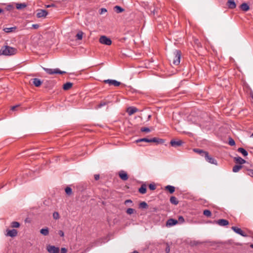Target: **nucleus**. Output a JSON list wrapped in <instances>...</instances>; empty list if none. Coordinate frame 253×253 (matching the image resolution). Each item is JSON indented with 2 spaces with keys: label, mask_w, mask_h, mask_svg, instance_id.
<instances>
[{
  "label": "nucleus",
  "mask_w": 253,
  "mask_h": 253,
  "mask_svg": "<svg viewBox=\"0 0 253 253\" xmlns=\"http://www.w3.org/2000/svg\"><path fill=\"white\" fill-rule=\"evenodd\" d=\"M130 20H129V26L131 28L129 30L131 32H136L139 29V20L137 18H136L135 14L132 12L129 14Z\"/></svg>",
  "instance_id": "nucleus-1"
},
{
  "label": "nucleus",
  "mask_w": 253,
  "mask_h": 253,
  "mask_svg": "<svg viewBox=\"0 0 253 253\" xmlns=\"http://www.w3.org/2000/svg\"><path fill=\"white\" fill-rule=\"evenodd\" d=\"M17 52V49L16 48L8 45H4L0 49V55L12 56Z\"/></svg>",
  "instance_id": "nucleus-2"
},
{
  "label": "nucleus",
  "mask_w": 253,
  "mask_h": 253,
  "mask_svg": "<svg viewBox=\"0 0 253 253\" xmlns=\"http://www.w3.org/2000/svg\"><path fill=\"white\" fill-rule=\"evenodd\" d=\"M43 69L46 72V73L49 75H53V74H64L66 73V72L61 71L58 68L50 69V68H43Z\"/></svg>",
  "instance_id": "nucleus-3"
},
{
  "label": "nucleus",
  "mask_w": 253,
  "mask_h": 253,
  "mask_svg": "<svg viewBox=\"0 0 253 253\" xmlns=\"http://www.w3.org/2000/svg\"><path fill=\"white\" fill-rule=\"evenodd\" d=\"M174 57L173 59L172 63L174 65H178L180 63L181 55V51L179 50H175L174 52Z\"/></svg>",
  "instance_id": "nucleus-4"
},
{
  "label": "nucleus",
  "mask_w": 253,
  "mask_h": 253,
  "mask_svg": "<svg viewBox=\"0 0 253 253\" xmlns=\"http://www.w3.org/2000/svg\"><path fill=\"white\" fill-rule=\"evenodd\" d=\"M99 42L103 44L110 45L112 44L111 39L105 36H102L99 38Z\"/></svg>",
  "instance_id": "nucleus-5"
},
{
  "label": "nucleus",
  "mask_w": 253,
  "mask_h": 253,
  "mask_svg": "<svg viewBox=\"0 0 253 253\" xmlns=\"http://www.w3.org/2000/svg\"><path fill=\"white\" fill-rule=\"evenodd\" d=\"M36 12V16L38 18H45L48 14L47 10L42 9H38Z\"/></svg>",
  "instance_id": "nucleus-6"
},
{
  "label": "nucleus",
  "mask_w": 253,
  "mask_h": 253,
  "mask_svg": "<svg viewBox=\"0 0 253 253\" xmlns=\"http://www.w3.org/2000/svg\"><path fill=\"white\" fill-rule=\"evenodd\" d=\"M184 143L181 140H176L172 139L170 141V144L173 147H177L181 146Z\"/></svg>",
  "instance_id": "nucleus-7"
},
{
  "label": "nucleus",
  "mask_w": 253,
  "mask_h": 253,
  "mask_svg": "<svg viewBox=\"0 0 253 253\" xmlns=\"http://www.w3.org/2000/svg\"><path fill=\"white\" fill-rule=\"evenodd\" d=\"M204 158H205L206 161H207L208 162L211 164H214L215 165H217V161L215 159H214L212 157L209 155L208 152L206 153Z\"/></svg>",
  "instance_id": "nucleus-8"
},
{
  "label": "nucleus",
  "mask_w": 253,
  "mask_h": 253,
  "mask_svg": "<svg viewBox=\"0 0 253 253\" xmlns=\"http://www.w3.org/2000/svg\"><path fill=\"white\" fill-rule=\"evenodd\" d=\"M46 250L49 253H59V248L52 245H48Z\"/></svg>",
  "instance_id": "nucleus-9"
},
{
  "label": "nucleus",
  "mask_w": 253,
  "mask_h": 253,
  "mask_svg": "<svg viewBox=\"0 0 253 253\" xmlns=\"http://www.w3.org/2000/svg\"><path fill=\"white\" fill-rule=\"evenodd\" d=\"M214 223L221 226H225L229 224V221L224 219H220L218 220H215L214 221Z\"/></svg>",
  "instance_id": "nucleus-10"
},
{
  "label": "nucleus",
  "mask_w": 253,
  "mask_h": 253,
  "mask_svg": "<svg viewBox=\"0 0 253 253\" xmlns=\"http://www.w3.org/2000/svg\"><path fill=\"white\" fill-rule=\"evenodd\" d=\"M231 229L236 233L243 236V237H247V235L243 231L241 228H239L236 226H232L231 227Z\"/></svg>",
  "instance_id": "nucleus-11"
},
{
  "label": "nucleus",
  "mask_w": 253,
  "mask_h": 253,
  "mask_svg": "<svg viewBox=\"0 0 253 253\" xmlns=\"http://www.w3.org/2000/svg\"><path fill=\"white\" fill-rule=\"evenodd\" d=\"M104 82L106 84H108L109 85H114L115 86H118L121 84L120 82L114 80H104Z\"/></svg>",
  "instance_id": "nucleus-12"
},
{
  "label": "nucleus",
  "mask_w": 253,
  "mask_h": 253,
  "mask_svg": "<svg viewBox=\"0 0 253 253\" xmlns=\"http://www.w3.org/2000/svg\"><path fill=\"white\" fill-rule=\"evenodd\" d=\"M18 232L16 229L7 230L6 235L11 237H14L17 235Z\"/></svg>",
  "instance_id": "nucleus-13"
},
{
  "label": "nucleus",
  "mask_w": 253,
  "mask_h": 253,
  "mask_svg": "<svg viewBox=\"0 0 253 253\" xmlns=\"http://www.w3.org/2000/svg\"><path fill=\"white\" fill-rule=\"evenodd\" d=\"M178 221L176 219L170 218L168 219L166 222L167 226H172L177 224Z\"/></svg>",
  "instance_id": "nucleus-14"
},
{
  "label": "nucleus",
  "mask_w": 253,
  "mask_h": 253,
  "mask_svg": "<svg viewBox=\"0 0 253 253\" xmlns=\"http://www.w3.org/2000/svg\"><path fill=\"white\" fill-rule=\"evenodd\" d=\"M127 114L129 115H131L134 114L135 113L138 112V109L135 107L131 106V107H127Z\"/></svg>",
  "instance_id": "nucleus-15"
},
{
  "label": "nucleus",
  "mask_w": 253,
  "mask_h": 253,
  "mask_svg": "<svg viewBox=\"0 0 253 253\" xmlns=\"http://www.w3.org/2000/svg\"><path fill=\"white\" fill-rule=\"evenodd\" d=\"M150 142H155L157 144H163L165 142V140L157 137H154L153 138H150Z\"/></svg>",
  "instance_id": "nucleus-16"
},
{
  "label": "nucleus",
  "mask_w": 253,
  "mask_h": 253,
  "mask_svg": "<svg viewBox=\"0 0 253 253\" xmlns=\"http://www.w3.org/2000/svg\"><path fill=\"white\" fill-rule=\"evenodd\" d=\"M226 4L230 9H234L236 7V4L234 0H228Z\"/></svg>",
  "instance_id": "nucleus-17"
},
{
  "label": "nucleus",
  "mask_w": 253,
  "mask_h": 253,
  "mask_svg": "<svg viewBox=\"0 0 253 253\" xmlns=\"http://www.w3.org/2000/svg\"><path fill=\"white\" fill-rule=\"evenodd\" d=\"M147 185L146 184L143 183L141 185V187L138 189V192L142 194H144L146 193Z\"/></svg>",
  "instance_id": "nucleus-18"
},
{
  "label": "nucleus",
  "mask_w": 253,
  "mask_h": 253,
  "mask_svg": "<svg viewBox=\"0 0 253 253\" xmlns=\"http://www.w3.org/2000/svg\"><path fill=\"white\" fill-rule=\"evenodd\" d=\"M31 81H32V83L36 87L40 86L42 84V82L38 78L33 79L31 80Z\"/></svg>",
  "instance_id": "nucleus-19"
},
{
  "label": "nucleus",
  "mask_w": 253,
  "mask_h": 253,
  "mask_svg": "<svg viewBox=\"0 0 253 253\" xmlns=\"http://www.w3.org/2000/svg\"><path fill=\"white\" fill-rule=\"evenodd\" d=\"M234 161L237 163V164H240V165H242V164H245L246 161V160H245L244 159H242L241 157H235L234 158Z\"/></svg>",
  "instance_id": "nucleus-20"
},
{
  "label": "nucleus",
  "mask_w": 253,
  "mask_h": 253,
  "mask_svg": "<svg viewBox=\"0 0 253 253\" xmlns=\"http://www.w3.org/2000/svg\"><path fill=\"white\" fill-rule=\"evenodd\" d=\"M15 6L17 9L21 10L26 7L27 5L25 3H16Z\"/></svg>",
  "instance_id": "nucleus-21"
},
{
  "label": "nucleus",
  "mask_w": 253,
  "mask_h": 253,
  "mask_svg": "<svg viewBox=\"0 0 253 253\" xmlns=\"http://www.w3.org/2000/svg\"><path fill=\"white\" fill-rule=\"evenodd\" d=\"M193 151H194V152L200 154L201 156H202L203 157H205L206 153L208 152L207 151H205L202 149H197V148L194 149Z\"/></svg>",
  "instance_id": "nucleus-22"
},
{
  "label": "nucleus",
  "mask_w": 253,
  "mask_h": 253,
  "mask_svg": "<svg viewBox=\"0 0 253 253\" xmlns=\"http://www.w3.org/2000/svg\"><path fill=\"white\" fill-rule=\"evenodd\" d=\"M240 8L244 11H247L250 9L249 5L247 3H243L240 6Z\"/></svg>",
  "instance_id": "nucleus-23"
},
{
  "label": "nucleus",
  "mask_w": 253,
  "mask_h": 253,
  "mask_svg": "<svg viewBox=\"0 0 253 253\" xmlns=\"http://www.w3.org/2000/svg\"><path fill=\"white\" fill-rule=\"evenodd\" d=\"M165 190L168 191L170 194H172L175 191V187L171 185H167L165 187Z\"/></svg>",
  "instance_id": "nucleus-24"
},
{
  "label": "nucleus",
  "mask_w": 253,
  "mask_h": 253,
  "mask_svg": "<svg viewBox=\"0 0 253 253\" xmlns=\"http://www.w3.org/2000/svg\"><path fill=\"white\" fill-rule=\"evenodd\" d=\"M73 86V84L70 82H67L64 84L63 88L65 90H67L70 89Z\"/></svg>",
  "instance_id": "nucleus-25"
},
{
  "label": "nucleus",
  "mask_w": 253,
  "mask_h": 253,
  "mask_svg": "<svg viewBox=\"0 0 253 253\" xmlns=\"http://www.w3.org/2000/svg\"><path fill=\"white\" fill-rule=\"evenodd\" d=\"M169 201H170V202L171 204L174 205H178V204L179 203V201L177 200V199L174 196H171L170 198Z\"/></svg>",
  "instance_id": "nucleus-26"
},
{
  "label": "nucleus",
  "mask_w": 253,
  "mask_h": 253,
  "mask_svg": "<svg viewBox=\"0 0 253 253\" xmlns=\"http://www.w3.org/2000/svg\"><path fill=\"white\" fill-rule=\"evenodd\" d=\"M17 29V27L16 26L10 27V28H5L3 29V31L5 33H11L14 32L15 30Z\"/></svg>",
  "instance_id": "nucleus-27"
},
{
  "label": "nucleus",
  "mask_w": 253,
  "mask_h": 253,
  "mask_svg": "<svg viewBox=\"0 0 253 253\" xmlns=\"http://www.w3.org/2000/svg\"><path fill=\"white\" fill-rule=\"evenodd\" d=\"M238 152L242 153L244 156H247L248 155V152L243 148H239L237 150Z\"/></svg>",
  "instance_id": "nucleus-28"
},
{
  "label": "nucleus",
  "mask_w": 253,
  "mask_h": 253,
  "mask_svg": "<svg viewBox=\"0 0 253 253\" xmlns=\"http://www.w3.org/2000/svg\"><path fill=\"white\" fill-rule=\"evenodd\" d=\"M148 208V204L145 202H142L139 204V208L146 209Z\"/></svg>",
  "instance_id": "nucleus-29"
},
{
  "label": "nucleus",
  "mask_w": 253,
  "mask_h": 253,
  "mask_svg": "<svg viewBox=\"0 0 253 253\" xmlns=\"http://www.w3.org/2000/svg\"><path fill=\"white\" fill-rule=\"evenodd\" d=\"M243 166L241 165H235L233 167L232 170L234 172H238L242 168Z\"/></svg>",
  "instance_id": "nucleus-30"
},
{
  "label": "nucleus",
  "mask_w": 253,
  "mask_h": 253,
  "mask_svg": "<svg viewBox=\"0 0 253 253\" xmlns=\"http://www.w3.org/2000/svg\"><path fill=\"white\" fill-rule=\"evenodd\" d=\"M40 233L44 236H47L49 234L48 228H42L41 229Z\"/></svg>",
  "instance_id": "nucleus-31"
},
{
  "label": "nucleus",
  "mask_w": 253,
  "mask_h": 253,
  "mask_svg": "<svg viewBox=\"0 0 253 253\" xmlns=\"http://www.w3.org/2000/svg\"><path fill=\"white\" fill-rule=\"evenodd\" d=\"M114 9L117 13H121L124 11V9L118 5L115 6L114 8Z\"/></svg>",
  "instance_id": "nucleus-32"
},
{
  "label": "nucleus",
  "mask_w": 253,
  "mask_h": 253,
  "mask_svg": "<svg viewBox=\"0 0 253 253\" xmlns=\"http://www.w3.org/2000/svg\"><path fill=\"white\" fill-rule=\"evenodd\" d=\"M150 142V138H143L137 139L135 141V142Z\"/></svg>",
  "instance_id": "nucleus-33"
},
{
  "label": "nucleus",
  "mask_w": 253,
  "mask_h": 253,
  "mask_svg": "<svg viewBox=\"0 0 253 253\" xmlns=\"http://www.w3.org/2000/svg\"><path fill=\"white\" fill-rule=\"evenodd\" d=\"M119 176L122 179L124 180H126V172L124 171L120 172L119 173Z\"/></svg>",
  "instance_id": "nucleus-34"
},
{
  "label": "nucleus",
  "mask_w": 253,
  "mask_h": 253,
  "mask_svg": "<svg viewBox=\"0 0 253 253\" xmlns=\"http://www.w3.org/2000/svg\"><path fill=\"white\" fill-rule=\"evenodd\" d=\"M84 33L82 31H79L77 34L76 37L77 40H81L83 39V36Z\"/></svg>",
  "instance_id": "nucleus-35"
},
{
  "label": "nucleus",
  "mask_w": 253,
  "mask_h": 253,
  "mask_svg": "<svg viewBox=\"0 0 253 253\" xmlns=\"http://www.w3.org/2000/svg\"><path fill=\"white\" fill-rule=\"evenodd\" d=\"M20 225V223L17 221H13L11 223V226L12 228H18L19 227Z\"/></svg>",
  "instance_id": "nucleus-36"
},
{
  "label": "nucleus",
  "mask_w": 253,
  "mask_h": 253,
  "mask_svg": "<svg viewBox=\"0 0 253 253\" xmlns=\"http://www.w3.org/2000/svg\"><path fill=\"white\" fill-rule=\"evenodd\" d=\"M14 9V5L12 4H9L6 5L5 9L7 11H12Z\"/></svg>",
  "instance_id": "nucleus-37"
},
{
  "label": "nucleus",
  "mask_w": 253,
  "mask_h": 253,
  "mask_svg": "<svg viewBox=\"0 0 253 253\" xmlns=\"http://www.w3.org/2000/svg\"><path fill=\"white\" fill-rule=\"evenodd\" d=\"M203 214L204 215L207 217H211V211L209 210H205L203 211Z\"/></svg>",
  "instance_id": "nucleus-38"
},
{
  "label": "nucleus",
  "mask_w": 253,
  "mask_h": 253,
  "mask_svg": "<svg viewBox=\"0 0 253 253\" xmlns=\"http://www.w3.org/2000/svg\"><path fill=\"white\" fill-rule=\"evenodd\" d=\"M65 192L68 195H71L72 194V190L69 187H67L65 188Z\"/></svg>",
  "instance_id": "nucleus-39"
},
{
  "label": "nucleus",
  "mask_w": 253,
  "mask_h": 253,
  "mask_svg": "<svg viewBox=\"0 0 253 253\" xmlns=\"http://www.w3.org/2000/svg\"><path fill=\"white\" fill-rule=\"evenodd\" d=\"M107 104V102L105 101H101L96 107V109L101 108L102 107L105 106Z\"/></svg>",
  "instance_id": "nucleus-40"
},
{
  "label": "nucleus",
  "mask_w": 253,
  "mask_h": 253,
  "mask_svg": "<svg viewBox=\"0 0 253 253\" xmlns=\"http://www.w3.org/2000/svg\"><path fill=\"white\" fill-rule=\"evenodd\" d=\"M133 213H136V211L132 208H127V214H131Z\"/></svg>",
  "instance_id": "nucleus-41"
},
{
  "label": "nucleus",
  "mask_w": 253,
  "mask_h": 253,
  "mask_svg": "<svg viewBox=\"0 0 253 253\" xmlns=\"http://www.w3.org/2000/svg\"><path fill=\"white\" fill-rule=\"evenodd\" d=\"M229 145L230 146H234L235 145V142L232 138H229V142H228Z\"/></svg>",
  "instance_id": "nucleus-42"
},
{
  "label": "nucleus",
  "mask_w": 253,
  "mask_h": 253,
  "mask_svg": "<svg viewBox=\"0 0 253 253\" xmlns=\"http://www.w3.org/2000/svg\"><path fill=\"white\" fill-rule=\"evenodd\" d=\"M149 188L151 190H155L156 188V185L154 183H151L149 185Z\"/></svg>",
  "instance_id": "nucleus-43"
},
{
  "label": "nucleus",
  "mask_w": 253,
  "mask_h": 253,
  "mask_svg": "<svg viewBox=\"0 0 253 253\" xmlns=\"http://www.w3.org/2000/svg\"><path fill=\"white\" fill-rule=\"evenodd\" d=\"M140 130L142 132H149L150 131V128L146 127H141Z\"/></svg>",
  "instance_id": "nucleus-44"
},
{
  "label": "nucleus",
  "mask_w": 253,
  "mask_h": 253,
  "mask_svg": "<svg viewBox=\"0 0 253 253\" xmlns=\"http://www.w3.org/2000/svg\"><path fill=\"white\" fill-rule=\"evenodd\" d=\"M178 222L182 223L184 222V218L182 216H179L178 218Z\"/></svg>",
  "instance_id": "nucleus-45"
},
{
  "label": "nucleus",
  "mask_w": 253,
  "mask_h": 253,
  "mask_svg": "<svg viewBox=\"0 0 253 253\" xmlns=\"http://www.w3.org/2000/svg\"><path fill=\"white\" fill-rule=\"evenodd\" d=\"M53 218L55 219H57L59 218V213L57 212H54L53 214Z\"/></svg>",
  "instance_id": "nucleus-46"
},
{
  "label": "nucleus",
  "mask_w": 253,
  "mask_h": 253,
  "mask_svg": "<svg viewBox=\"0 0 253 253\" xmlns=\"http://www.w3.org/2000/svg\"><path fill=\"white\" fill-rule=\"evenodd\" d=\"M247 174L253 177V169H248Z\"/></svg>",
  "instance_id": "nucleus-47"
},
{
  "label": "nucleus",
  "mask_w": 253,
  "mask_h": 253,
  "mask_svg": "<svg viewBox=\"0 0 253 253\" xmlns=\"http://www.w3.org/2000/svg\"><path fill=\"white\" fill-rule=\"evenodd\" d=\"M32 26L34 29H37L39 28L40 25L38 24H33Z\"/></svg>",
  "instance_id": "nucleus-48"
},
{
  "label": "nucleus",
  "mask_w": 253,
  "mask_h": 253,
  "mask_svg": "<svg viewBox=\"0 0 253 253\" xmlns=\"http://www.w3.org/2000/svg\"><path fill=\"white\" fill-rule=\"evenodd\" d=\"M67 250L65 248H62L61 249V253H67Z\"/></svg>",
  "instance_id": "nucleus-49"
},
{
  "label": "nucleus",
  "mask_w": 253,
  "mask_h": 253,
  "mask_svg": "<svg viewBox=\"0 0 253 253\" xmlns=\"http://www.w3.org/2000/svg\"><path fill=\"white\" fill-rule=\"evenodd\" d=\"M58 234L61 237H64V232L62 230H59Z\"/></svg>",
  "instance_id": "nucleus-50"
},
{
  "label": "nucleus",
  "mask_w": 253,
  "mask_h": 253,
  "mask_svg": "<svg viewBox=\"0 0 253 253\" xmlns=\"http://www.w3.org/2000/svg\"><path fill=\"white\" fill-rule=\"evenodd\" d=\"M94 176L95 180H98L100 177L99 174H95Z\"/></svg>",
  "instance_id": "nucleus-51"
},
{
  "label": "nucleus",
  "mask_w": 253,
  "mask_h": 253,
  "mask_svg": "<svg viewBox=\"0 0 253 253\" xmlns=\"http://www.w3.org/2000/svg\"><path fill=\"white\" fill-rule=\"evenodd\" d=\"M170 251V248L169 247L168 245L166 248V252L167 253H169Z\"/></svg>",
  "instance_id": "nucleus-52"
},
{
  "label": "nucleus",
  "mask_w": 253,
  "mask_h": 253,
  "mask_svg": "<svg viewBox=\"0 0 253 253\" xmlns=\"http://www.w3.org/2000/svg\"><path fill=\"white\" fill-rule=\"evenodd\" d=\"M101 14H102V13H104V12H107V10H106L105 8H102L101 9Z\"/></svg>",
  "instance_id": "nucleus-53"
},
{
  "label": "nucleus",
  "mask_w": 253,
  "mask_h": 253,
  "mask_svg": "<svg viewBox=\"0 0 253 253\" xmlns=\"http://www.w3.org/2000/svg\"><path fill=\"white\" fill-rule=\"evenodd\" d=\"M55 5L54 4H51V5H46V7L48 8V7H55Z\"/></svg>",
  "instance_id": "nucleus-54"
},
{
  "label": "nucleus",
  "mask_w": 253,
  "mask_h": 253,
  "mask_svg": "<svg viewBox=\"0 0 253 253\" xmlns=\"http://www.w3.org/2000/svg\"><path fill=\"white\" fill-rule=\"evenodd\" d=\"M18 106H14L11 107V110L14 111Z\"/></svg>",
  "instance_id": "nucleus-55"
},
{
  "label": "nucleus",
  "mask_w": 253,
  "mask_h": 253,
  "mask_svg": "<svg viewBox=\"0 0 253 253\" xmlns=\"http://www.w3.org/2000/svg\"><path fill=\"white\" fill-rule=\"evenodd\" d=\"M132 202L131 200L127 199V203H132Z\"/></svg>",
  "instance_id": "nucleus-56"
},
{
  "label": "nucleus",
  "mask_w": 253,
  "mask_h": 253,
  "mask_svg": "<svg viewBox=\"0 0 253 253\" xmlns=\"http://www.w3.org/2000/svg\"><path fill=\"white\" fill-rule=\"evenodd\" d=\"M139 253L138 251H134L132 253Z\"/></svg>",
  "instance_id": "nucleus-57"
},
{
  "label": "nucleus",
  "mask_w": 253,
  "mask_h": 253,
  "mask_svg": "<svg viewBox=\"0 0 253 253\" xmlns=\"http://www.w3.org/2000/svg\"><path fill=\"white\" fill-rule=\"evenodd\" d=\"M3 11V10L0 8V13H2Z\"/></svg>",
  "instance_id": "nucleus-58"
},
{
  "label": "nucleus",
  "mask_w": 253,
  "mask_h": 253,
  "mask_svg": "<svg viewBox=\"0 0 253 253\" xmlns=\"http://www.w3.org/2000/svg\"><path fill=\"white\" fill-rule=\"evenodd\" d=\"M250 247L253 249V244H251Z\"/></svg>",
  "instance_id": "nucleus-59"
},
{
  "label": "nucleus",
  "mask_w": 253,
  "mask_h": 253,
  "mask_svg": "<svg viewBox=\"0 0 253 253\" xmlns=\"http://www.w3.org/2000/svg\"><path fill=\"white\" fill-rule=\"evenodd\" d=\"M124 204H125V205H126V201L124 202Z\"/></svg>",
  "instance_id": "nucleus-60"
},
{
  "label": "nucleus",
  "mask_w": 253,
  "mask_h": 253,
  "mask_svg": "<svg viewBox=\"0 0 253 253\" xmlns=\"http://www.w3.org/2000/svg\"><path fill=\"white\" fill-rule=\"evenodd\" d=\"M251 136L253 137V133L252 134Z\"/></svg>",
  "instance_id": "nucleus-61"
}]
</instances>
